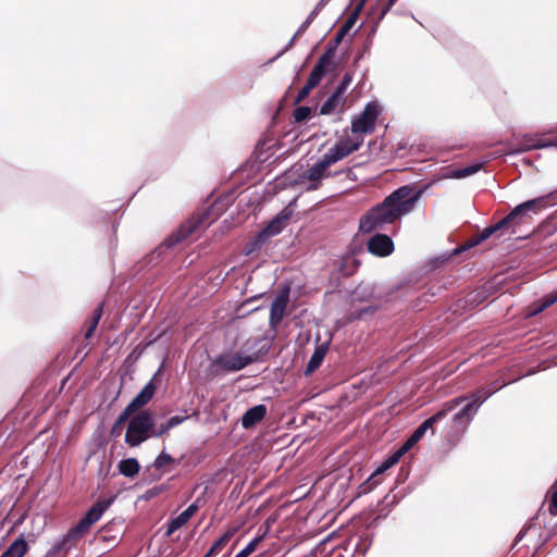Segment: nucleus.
I'll return each instance as SVG.
<instances>
[{"instance_id":"1","label":"nucleus","mask_w":557,"mask_h":557,"mask_svg":"<svg viewBox=\"0 0 557 557\" xmlns=\"http://www.w3.org/2000/svg\"><path fill=\"white\" fill-rule=\"evenodd\" d=\"M422 194L421 188L416 189L410 185L400 186L361 216L359 231L367 234L384 231L386 225L412 212Z\"/></svg>"},{"instance_id":"2","label":"nucleus","mask_w":557,"mask_h":557,"mask_svg":"<svg viewBox=\"0 0 557 557\" xmlns=\"http://www.w3.org/2000/svg\"><path fill=\"white\" fill-rule=\"evenodd\" d=\"M114 497L103 498L96 502L78 523L72 528L61 540L57 541L44 557H66L74 541L88 531L113 504Z\"/></svg>"},{"instance_id":"3","label":"nucleus","mask_w":557,"mask_h":557,"mask_svg":"<svg viewBox=\"0 0 557 557\" xmlns=\"http://www.w3.org/2000/svg\"><path fill=\"white\" fill-rule=\"evenodd\" d=\"M362 144L361 141L352 143L349 139L339 140L325 152L322 158L310 166L304 174L302 177L314 183L308 189H317L318 182L324 176L325 171L334 163L343 160L347 156L357 151Z\"/></svg>"},{"instance_id":"4","label":"nucleus","mask_w":557,"mask_h":557,"mask_svg":"<svg viewBox=\"0 0 557 557\" xmlns=\"http://www.w3.org/2000/svg\"><path fill=\"white\" fill-rule=\"evenodd\" d=\"M260 342L259 338L248 339L236 352H223L216 356L212 366L228 373L240 371L259 359L260 354L255 351V348Z\"/></svg>"},{"instance_id":"5","label":"nucleus","mask_w":557,"mask_h":557,"mask_svg":"<svg viewBox=\"0 0 557 557\" xmlns=\"http://www.w3.org/2000/svg\"><path fill=\"white\" fill-rule=\"evenodd\" d=\"M495 393V389L480 387L461 403L467 404L454 414L453 426L457 432H465L471 421L474 419L479 408Z\"/></svg>"},{"instance_id":"6","label":"nucleus","mask_w":557,"mask_h":557,"mask_svg":"<svg viewBox=\"0 0 557 557\" xmlns=\"http://www.w3.org/2000/svg\"><path fill=\"white\" fill-rule=\"evenodd\" d=\"M335 47H327L314 64L306 85L298 91L294 104L302 102L322 81L327 71L334 66Z\"/></svg>"},{"instance_id":"7","label":"nucleus","mask_w":557,"mask_h":557,"mask_svg":"<svg viewBox=\"0 0 557 557\" xmlns=\"http://www.w3.org/2000/svg\"><path fill=\"white\" fill-rule=\"evenodd\" d=\"M152 414L149 410L140 411L131 418L126 433L125 443L131 447H137L148 438L152 437Z\"/></svg>"},{"instance_id":"8","label":"nucleus","mask_w":557,"mask_h":557,"mask_svg":"<svg viewBox=\"0 0 557 557\" xmlns=\"http://www.w3.org/2000/svg\"><path fill=\"white\" fill-rule=\"evenodd\" d=\"M465 399V396H458L446 401L437 412L424 420L410 436L419 442L426 431L431 430L432 433H434L433 425L447 417V414L460 406Z\"/></svg>"},{"instance_id":"9","label":"nucleus","mask_w":557,"mask_h":557,"mask_svg":"<svg viewBox=\"0 0 557 557\" xmlns=\"http://www.w3.org/2000/svg\"><path fill=\"white\" fill-rule=\"evenodd\" d=\"M380 114L377 102H368L363 111L351 120V132L354 134H371L375 129V122Z\"/></svg>"},{"instance_id":"10","label":"nucleus","mask_w":557,"mask_h":557,"mask_svg":"<svg viewBox=\"0 0 557 557\" xmlns=\"http://www.w3.org/2000/svg\"><path fill=\"white\" fill-rule=\"evenodd\" d=\"M370 546V541L364 537L350 539L344 545L332 548L329 552L321 549L315 553L314 557H355L356 553L364 555Z\"/></svg>"},{"instance_id":"11","label":"nucleus","mask_w":557,"mask_h":557,"mask_svg":"<svg viewBox=\"0 0 557 557\" xmlns=\"http://www.w3.org/2000/svg\"><path fill=\"white\" fill-rule=\"evenodd\" d=\"M546 203V199L535 198L524 201L516 206L507 215L511 220L512 224L518 225L530 218L532 214H536Z\"/></svg>"},{"instance_id":"12","label":"nucleus","mask_w":557,"mask_h":557,"mask_svg":"<svg viewBox=\"0 0 557 557\" xmlns=\"http://www.w3.org/2000/svg\"><path fill=\"white\" fill-rule=\"evenodd\" d=\"M161 369H159L153 376L150 379V381L144 386V388L132 399V401L125 407L127 408L132 413L136 412L144 406H146L153 397L157 384L160 383Z\"/></svg>"},{"instance_id":"13","label":"nucleus","mask_w":557,"mask_h":557,"mask_svg":"<svg viewBox=\"0 0 557 557\" xmlns=\"http://www.w3.org/2000/svg\"><path fill=\"white\" fill-rule=\"evenodd\" d=\"M368 251L376 257H387L394 249V242L386 234L376 233L367 242Z\"/></svg>"},{"instance_id":"14","label":"nucleus","mask_w":557,"mask_h":557,"mask_svg":"<svg viewBox=\"0 0 557 557\" xmlns=\"http://www.w3.org/2000/svg\"><path fill=\"white\" fill-rule=\"evenodd\" d=\"M293 211L289 208H284L276 214L259 233L260 237L269 240L271 237L278 235L290 219Z\"/></svg>"},{"instance_id":"15","label":"nucleus","mask_w":557,"mask_h":557,"mask_svg":"<svg viewBox=\"0 0 557 557\" xmlns=\"http://www.w3.org/2000/svg\"><path fill=\"white\" fill-rule=\"evenodd\" d=\"M202 223L203 219L200 218H193L186 221L184 224L181 225V227L175 233H173L165 239L163 245L166 248L175 246L176 244L181 243L182 240L190 236L195 231H197Z\"/></svg>"},{"instance_id":"16","label":"nucleus","mask_w":557,"mask_h":557,"mask_svg":"<svg viewBox=\"0 0 557 557\" xmlns=\"http://www.w3.org/2000/svg\"><path fill=\"white\" fill-rule=\"evenodd\" d=\"M288 296L278 295L271 304L269 323L276 327L283 320L287 307Z\"/></svg>"},{"instance_id":"17","label":"nucleus","mask_w":557,"mask_h":557,"mask_svg":"<svg viewBox=\"0 0 557 557\" xmlns=\"http://www.w3.org/2000/svg\"><path fill=\"white\" fill-rule=\"evenodd\" d=\"M367 0H360L359 3L356 5L354 12L349 15V17L345 21V23L341 26L337 34L334 38V44L330 45L329 47H337V45L344 39V37L347 35V33L352 28V26L356 24L358 20V15L363 9Z\"/></svg>"},{"instance_id":"18","label":"nucleus","mask_w":557,"mask_h":557,"mask_svg":"<svg viewBox=\"0 0 557 557\" xmlns=\"http://www.w3.org/2000/svg\"><path fill=\"white\" fill-rule=\"evenodd\" d=\"M267 414L265 405H256L249 408L242 417V426L244 429H250L259 423Z\"/></svg>"},{"instance_id":"19","label":"nucleus","mask_w":557,"mask_h":557,"mask_svg":"<svg viewBox=\"0 0 557 557\" xmlns=\"http://www.w3.org/2000/svg\"><path fill=\"white\" fill-rule=\"evenodd\" d=\"M197 510L198 505L194 503L189 505L184 511H182L177 517L170 520L168 523L166 535L173 534L176 530L186 524Z\"/></svg>"},{"instance_id":"20","label":"nucleus","mask_w":557,"mask_h":557,"mask_svg":"<svg viewBox=\"0 0 557 557\" xmlns=\"http://www.w3.org/2000/svg\"><path fill=\"white\" fill-rule=\"evenodd\" d=\"M346 99L343 96L332 92V95L320 107L319 114L329 115L335 112H343Z\"/></svg>"},{"instance_id":"21","label":"nucleus","mask_w":557,"mask_h":557,"mask_svg":"<svg viewBox=\"0 0 557 557\" xmlns=\"http://www.w3.org/2000/svg\"><path fill=\"white\" fill-rule=\"evenodd\" d=\"M497 232H496V228L494 227V225L487 226V227H485L482 231V233L479 236L469 239L465 245H462L461 247L457 248L455 250V252L456 253H460V252L466 251V250H468L470 248H473V247L478 246L483 240L490 238L492 235H494Z\"/></svg>"},{"instance_id":"22","label":"nucleus","mask_w":557,"mask_h":557,"mask_svg":"<svg viewBox=\"0 0 557 557\" xmlns=\"http://www.w3.org/2000/svg\"><path fill=\"white\" fill-rule=\"evenodd\" d=\"M326 350H327L326 345H321L315 348L314 352L312 354V356L310 357V359L306 366V370H305L306 375L313 373L321 366V363L325 357Z\"/></svg>"},{"instance_id":"23","label":"nucleus","mask_w":557,"mask_h":557,"mask_svg":"<svg viewBox=\"0 0 557 557\" xmlns=\"http://www.w3.org/2000/svg\"><path fill=\"white\" fill-rule=\"evenodd\" d=\"M27 549L28 545L26 541L23 537H18L10 544L0 557H23Z\"/></svg>"},{"instance_id":"24","label":"nucleus","mask_w":557,"mask_h":557,"mask_svg":"<svg viewBox=\"0 0 557 557\" xmlns=\"http://www.w3.org/2000/svg\"><path fill=\"white\" fill-rule=\"evenodd\" d=\"M119 472L126 478L135 476L140 469V466L136 458H126L119 462Z\"/></svg>"},{"instance_id":"25","label":"nucleus","mask_w":557,"mask_h":557,"mask_svg":"<svg viewBox=\"0 0 557 557\" xmlns=\"http://www.w3.org/2000/svg\"><path fill=\"white\" fill-rule=\"evenodd\" d=\"M236 529L227 530L220 539H218L209 548V555H218L235 535Z\"/></svg>"},{"instance_id":"26","label":"nucleus","mask_w":557,"mask_h":557,"mask_svg":"<svg viewBox=\"0 0 557 557\" xmlns=\"http://www.w3.org/2000/svg\"><path fill=\"white\" fill-rule=\"evenodd\" d=\"M329 0H320L315 8L309 13L305 22L299 26L296 32V35H301L306 32L309 25L313 22V20L318 16L319 12L324 8Z\"/></svg>"},{"instance_id":"27","label":"nucleus","mask_w":557,"mask_h":557,"mask_svg":"<svg viewBox=\"0 0 557 557\" xmlns=\"http://www.w3.org/2000/svg\"><path fill=\"white\" fill-rule=\"evenodd\" d=\"M483 166V163H473L461 169L454 170L450 174L453 178H465L478 173Z\"/></svg>"},{"instance_id":"28","label":"nucleus","mask_w":557,"mask_h":557,"mask_svg":"<svg viewBox=\"0 0 557 557\" xmlns=\"http://www.w3.org/2000/svg\"><path fill=\"white\" fill-rule=\"evenodd\" d=\"M132 416L133 413L127 408H124L111 428V435L119 436L122 432L123 423L126 422Z\"/></svg>"},{"instance_id":"29","label":"nucleus","mask_w":557,"mask_h":557,"mask_svg":"<svg viewBox=\"0 0 557 557\" xmlns=\"http://www.w3.org/2000/svg\"><path fill=\"white\" fill-rule=\"evenodd\" d=\"M102 313H103V306L102 304L98 305V307L94 310V313H92V317H91V320H90V324L85 333V337L86 338H90L102 317Z\"/></svg>"},{"instance_id":"30","label":"nucleus","mask_w":557,"mask_h":557,"mask_svg":"<svg viewBox=\"0 0 557 557\" xmlns=\"http://www.w3.org/2000/svg\"><path fill=\"white\" fill-rule=\"evenodd\" d=\"M267 242L268 240L264 237H260V233H258L249 243L246 244L244 253L249 256L258 251Z\"/></svg>"},{"instance_id":"31","label":"nucleus","mask_w":557,"mask_h":557,"mask_svg":"<svg viewBox=\"0 0 557 557\" xmlns=\"http://www.w3.org/2000/svg\"><path fill=\"white\" fill-rule=\"evenodd\" d=\"M399 461L397 456L393 453L389 457H387L381 466L376 468V470L371 475L370 480L374 479L376 475L384 473L387 469L392 468Z\"/></svg>"},{"instance_id":"32","label":"nucleus","mask_w":557,"mask_h":557,"mask_svg":"<svg viewBox=\"0 0 557 557\" xmlns=\"http://www.w3.org/2000/svg\"><path fill=\"white\" fill-rule=\"evenodd\" d=\"M312 113V109L307 106L297 107L293 112V117L295 123H301L307 121Z\"/></svg>"},{"instance_id":"33","label":"nucleus","mask_w":557,"mask_h":557,"mask_svg":"<svg viewBox=\"0 0 557 557\" xmlns=\"http://www.w3.org/2000/svg\"><path fill=\"white\" fill-rule=\"evenodd\" d=\"M173 462H174V458L170 454L162 451L154 459L152 467H154L157 470H160V469H163L165 466L173 463Z\"/></svg>"},{"instance_id":"34","label":"nucleus","mask_w":557,"mask_h":557,"mask_svg":"<svg viewBox=\"0 0 557 557\" xmlns=\"http://www.w3.org/2000/svg\"><path fill=\"white\" fill-rule=\"evenodd\" d=\"M260 542H261V536H257V537L252 539L240 552H238L235 555V557H248L256 550V548Z\"/></svg>"},{"instance_id":"35","label":"nucleus","mask_w":557,"mask_h":557,"mask_svg":"<svg viewBox=\"0 0 557 557\" xmlns=\"http://www.w3.org/2000/svg\"><path fill=\"white\" fill-rule=\"evenodd\" d=\"M556 301H557V289L554 290L553 293L546 295L543 298V301H542L541 306L532 312V315H534L536 313H540L541 311H543L546 308H548L552 305H554Z\"/></svg>"},{"instance_id":"36","label":"nucleus","mask_w":557,"mask_h":557,"mask_svg":"<svg viewBox=\"0 0 557 557\" xmlns=\"http://www.w3.org/2000/svg\"><path fill=\"white\" fill-rule=\"evenodd\" d=\"M351 82H352V74L349 72L345 73L342 81L336 86L334 92L344 97V94L347 90V88L349 87V85L351 84Z\"/></svg>"},{"instance_id":"37","label":"nucleus","mask_w":557,"mask_h":557,"mask_svg":"<svg viewBox=\"0 0 557 557\" xmlns=\"http://www.w3.org/2000/svg\"><path fill=\"white\" fill-rule=\"evenodd\" d=\"M170 430L168 428L166 422L158 423L157 420L152 417V437H161L165 433H168Z\"/></svg>"},{"instance_id":"38","label":"nucleus","mask_w":557,"mask_h":557,"mask_svg":"<svg viewBox=\"0 0 557 557\" xmlns=\"http://www.w3.org/2000/svg\"><path fill=\"white\" fill-rule=\"evenodd\" d=\"M377 310V306L369 305L361 309L355 310L351 312L352 319H362L363 317L368 314H372Z\"/></svg>"},{"instance_id":"39","label":"nucleus","mask_w":557,"mask_h":557,"mask_svg":"<svg viewBox=\"0 0 557 557\" xmlns=\"http://www.w3.org/2000/svg\"><path fill=\"white\" fill-rule=\"evenodd\" d=\"M418 442L411 436L394 453L398 459H400L406 453H408Z\"/></svg>"},{"instance_id":"40","label":"nucleus","mask_w":557,"mask_h":557,"mask_svg":"<svg viewBox=\"0 0 557 557\" xmlns=\"http://www.w3.org/2000/svg\"><path fill=\"white\" fill-rule=\"evenodd\" d=\"M493 225L496 228V232L498 233V232L507 231L513 224H512L511 220L509 219V216L506 215L505 218H503L502 220H499L497 223H495Z\"/></svg>"},{"instance_id":"41","label":"nucleus","mask_w":557,"mask_h":557,"mask_svg":"<svg viewBox=\"0 0 557 557\" xmlns=\"http://www.w3.org/2000/svg\"><path fill=\"white\" fill-rule=\"evenodd\" d=\"M187 419H188L187 416H173V417L169 418L165 422L168 424L169 430H171V429L180 425Z\"/></svg>"},{"instance_id":"42","label":"nucleus","mask_w":557,"mask_h":557,"mask_svg":"<svg viewBox=\"0 0 557 557\" xmlns=\"http://www.w3.org/2000/svg\"><path fill=\"white\" fill-rule=\"evenodd\" d=\"M398 0H387L383 5H382V9H381V12H380V15H379V20H383L384 16L392 10V8L395 5V3L397 2Z\"/></svg>"},{"instance_id":"43","label":"nucleus","mask_w":557,"mask_h":557,"mask_svg":"<svg viewBox=\"0 0 557 557\" xmlns=\"http://www.w3.org/2000/svg\"><path fill=\"white\" fill-rule=\"evenodd\" d=\"M549 511L553 515H557V492H555L552 496L550 504H549Z\"/></svg>"},{"instance_id":"44","label":"nucleus","mask_w":557,"mask_h":557,"mask_svg":"<svg viewBox=\"0 0 557 557\" xmlns=\"http://www.w3.org/2000/svg\"><path fill=\"white\" fill-rule=\"evenodd\" d=\"M299 35H294L292 37V39L289 40V42L286 45V47L275 57L278 58L280 55H282L285 51H287L293 45H294V41L296 40V38L298 37Z\"/></svg>"},{"instance_id":"45","label":"nucleus","mask_w":557,"mask_h":557,"mask_svg":"<svg viewBox=\"0 0 557 557\" xmlns=\"http://www.w3.org/2000/svg\"><path fill=\"white\" fill-rule=\"evenodd\" d=\"M528 528H523L517 535L516 541H520L527 533Z\"/></svg>"},{"instance_id":"46","label":"nucleus","mask_w":557,"mask_h":557,"mask_svg":"<svg viewBox=\"0 0 557 557\" xmlns=\"http://www.w3.org/2000/svg\"><path fill=\"white\" fill-rule=\"evenodd\" d=\"M505 385H506V383H503L500 385H497L496 383H493L488 388L490 389H495V392H496V391L500 389Z\"/></svg>"},{"instance_id":"47","label":"nucleus","mask_w":557,"mask_h":557,"mask_svg":"<svg viewBox=\"0 0 557 557\" xmlns=\"http://www.w3.org/2000/svg\"><path fill=\"white\" fill-rule=\"evenodd\" d=\"M203 557H213V555H209V550H208Z\"/></svg>"}]
</instances>
